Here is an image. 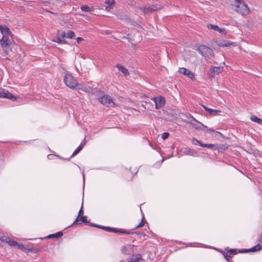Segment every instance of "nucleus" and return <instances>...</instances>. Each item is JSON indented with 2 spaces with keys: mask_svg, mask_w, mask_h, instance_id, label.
<instances>
[{
  "mask_svg": "<svg viewBox=\"0 0 262 262\" xmlns=\"http://www.w3.org/2000/svg\"><path fill=\"white\" fill-rule=\"evenodd\" d=\"M228 262H232V261L230 260L229 258H227V259H226Z\"/></svg>",
  "mask_w": 262,
  "mask_h": 262,
  "instance_id": "nucleus-49",
  "label": "nucleus"
},
{
  "mask_svg": "<svg viewBox=\"0 0 262 262\" xmlns=\"http://www.w3.org/2000/svg\"><path fill=\"white\" fill-rule=\"evenodd\" d=\"M83 214V207L82 205H81V208L79 211L77 217H76L75 221L74 222L73 224H79L78 222L80 221V217H81V215Z\"/></svg>",
  "mask_w": 262,
  "mask_h": 262,
  "instance_id": "nucleus-19",
  "label": "nucleus"
},
{
  "mask_svg": "<svg viewBox=\"0 0 262 262\" xmlns=\"http://www.w3.org/2000/svg\"><path fill=\"white\" fill-rule=\"evenodd\" d=\"M120 262H126V261H125L124 260H121L120 261Z\"/></svg>",
  "mask_w": 262,
  "mask_h": 262,
  "instance_id": "nucleus-50",
  "label": "nucleus"
},
{
  "mask_svg": "<svg viewBox=\"0 0 262 262\" xmlns=\"http://www.w3.org/2000/svg\"><path fill=\"white\" fill-rule=\"evenodd\" d=\"M99 101L103 105L108 106H115V103L109 95H104L99 98Z\"/></svg>",
  "mask_w": 262,
  "mask_h": 262,
  "instance_id": "nucleus-5",
  "label": "nucleus"
},
{
  "mask_svg": "<svg viewBox=\"0 0 262 262\" xmlns=\"http://www.w3.org/2000/svg\"><path fill=\"white\" fill-rule=\"evenodd\" d=\"M222 254L226 259H227L228 258L230 257V256L228 255L227 253L225 251H222Z\"/></svg>",
  "mask_w": 262,
  "mask_h": 262,
  "instance_id": "nucleus-40",
  "label": "nucleus"
},
{
  "mask_svg": "<svg viewBox=\"0 0 262 262\" xmlns=\"http://www.w3.org/2000/svg\"><path fill=\"white\" fill-rule=\"evenodd\" d=\"M143 259L142 255L140 254H138L136 255H133L132 257H129L127 259L128 262H141Z\"/></svg>",
  "mask_w": 262,
  "mask_h": 262,
  "instance_id": "nucleus-12",
  "label": "nucleus"
},
{
  "mask_svg": "<svg viewBox=\"0 0 262 262\" xmlns=\"http://www.w3.org/2000/svg\"><path fill=\"white\" fill-rule=\"evenodd\" d=\"M63 235V233L62 231H59L55 234H52L50 235H49V237H56L58 238L60 236H62Z\"/></svg>",
  "mask_w": 262,
  "mask_h": 262,
  "instance_id": "nucleus-27",
  "label": "nucleus"
},
{
  "mask_svg": "<svg viewBox=\"0 0 262 262\" xmlns=\"http://www.w3.org/2000/svg\"><path fill=\"white\" fill-rule=\"evenodd\" d=\"M54 5H56L57 7H61L64 5V2L60 0H54L53 2Z\"/></svg>",
  "mask_w": 262,
  "mask_h": 262,
  "instance_id": "nucleus-24",
  "label": "nucleus"
},
{
  "mask_svg": "<svg viewBox=\"0 0 262 262\" xmlns=\"http://www.w3.org/2000/svg\"><path fill=\"white\" fill-rule=\"evenodd\" d=\"M232 43L230 41L223 40L220 43V46L222 47H228L230 46Z\"/></svg>",
  "mask_w": 262,
  "mask_h": 262,
  "instance_id": "nucleus-26",
  "label": "nucleus"
},
{
  "mask_svg": "<svg viewBox=\"0 0 262 262\" xmlns=\"http://www.w3.org/2000/svg\"><path fill=\"white\" fill-rule=\"evenodd\" d=\"M203 147H207V148H211V149H217L216 146L213 144H204V143H203Z\"/></svg>",
  "mask_w": 262,
  "mask_h": 262,
  "instance_id": "nucleus-25",
  "label": "nucleus"
},
{
  "mask_svg": "<svg viewBox=\"0 0 262 262\" xmlns=\"http://www.w3.org/2000/svg\"><path fill=\"white\" fill-rule=\"evenodd\" d=\"M90 226H91L92 227H98V225L95 224H93V223H91L90 224Z\"/></svg>",
  "mask_w": 262,
  "mask_h": 262,
  "instance_id": "nucleus-45",
  "label": "nucleus"
},
{
  "mask_svg": "<svg viewBox=\"0 0 262 262\" xmlns=\"http://www.w3.org/2000/svg\"><path fill=\"white\" fill-rule=\"evenodd\" d=\"M135 245H127L126 246H123L121 249V252L124 254L129 255L132 253L135 252Z\"/></svg>",
  "mask_w": 262,
  "mask_h": 262,
  "instance_id": "nucleus-9",
  "label": "nucleus"
},
{
  "mask_svg": "<svg viewBox=\"0 0 262 262\" xmlns=\"http://www.w3.org/2000/svg\"><path fill=\"white\" fill-rule=\"evenodd\" d=\"M0 98H7L13 101L16 100L17 98L15 96L13 95L8 91H5L4 90H0Z\"/></svg>",
  "mask_w": 262,
  "mask_h": 262,
  "instance_id": "nucleus-10",
  "label": "nucleus"
},
{
  "mask_svg": "<svg viewBox=\"0 0 262 262\" xmlns=\"http://www.w3.org/2000/svg\"><path fill=\"white\" fill-rule=\"evenodd\" d=\"M78 89H81L82 90H83L84 92H88V88L87 87H86V86H84L82 88H78Z\"/></svg>",
  "mask_w": 262,
  "mask_h": 262,
  "instance_id": "nucleus-43",
  "label": "nucleus"
},
{
  "mask_svg": "<svg viewBox=\"0 0 262 262\" xmlns=\"http://www.w3.org/2000/svg\"><path fill=\"white\" fill-rule=\"evenodd\" d=\"M225 250L231 254H235L237 253V251L239 253H242L241 252L243 251V250H244V249H242V250H237V249H229L228 248H227Z\"/></svg>",
  "mask_w": 262,
  "mask_h": 262,
  "instance_id": "nucleus-23",
  "label": "nucleus"
},
{
  "mask_svg": "<svg viewBox=\"0 0 262 262\" xmlns=\"http://www.w3.org/2000/svg\"><path fill=\"white\" fill-rule=\"evenodd\" d=\"M192 150L191 149H190V148H187L185 149L183 151V153L185 155H192Z\"/></svg>",
  "mask_w": 262,
  "mask_h": 262,
  "instance_id": "nucleus-37",
  "label": "nucleus"
},
{
  "mask_svg": "<svg viewBox=\"0 0 262 262\" xmlns=\"http://www.w3.org/2000/svg\"><path fill=\"white\" fill-rule=\"evenodd\" d=\"M82 40H83V38L82 37H78L77 38V41L78 42H80Z\"/></svg>",
  "mask_w": 262,
  "mask_h": 262,
  "instance_id": "nucleus-44",
  "label": "nucleus"
},
{
  "mask_svg": "<svg viewBox=\"0 0 262 262\" xmlns=\"http://www.w3.org/2000/svg\"><path fill=\"white\" fill-rule=\"evenodd\" d=\"M259 155L260 157H262V153H260Z\"/></svg>",
  "mask_w": 262,
  "mask_h": 262,
  "instance_id": "nucleus-51",
  "label": "nucleus"
},
{
  "mask_svg": "<svg viewBox=\"0 0 262 262\" xmlns=\"http://www.w3.org/2000/svg\"><path fill=\"white\" fill-rule=\"evenodd\" d=\"M81 9L83 12H89L91 11V8L88 6H82L81 7Z\"/></svg>",
  "mask_w": 262,
  "mask_h": 262,
  "instance_id": "nucleus-34",
  "label": "nucleus"
},
{
  "mask_svg": "<svg viewBox=\"0 0 262 262\" xmlns=\"http://www.w3.org/2000/svg\"><path fill=\"white\" fill-rule=\"evenodd\" d=\"M179 72L184 75L188 76V77L191 79L194 77L193 73H192L189 70L185 68H179Z\"/></svg>",
  "mask_w": 262,
  "mask_h": 262,
  "instance_id": "nucleus-11",
  "label": "nucleus"
},
{
  "mask_svg": "<svg viewBox=\"0 0 262 262\" xmlns=\"http://www.w3.org/2000/svg\"><path fill=\"white\" fill-rule=\"evenodd\" d=\"M223 68L219 67H213L212 69L211 72L214 74H219L222 72Z\"/></svg>",
  "mask_w": 262,
  "mask_h": 262,
  "instance_id": "nucleus-22",
  "label": "nucleus"
},
{
  "mask_svg": "<svg viewBox=\"0 0 262 262\" xmlns=\"http://www.w3.org/2000/svg\"><path fill=\"white\" fill-rule=\"evenodd\" d=\"M192 143L194 145H199L200 146L203 147V143L201 142L198 139L195 138H193L192 139Z\"/></svg>",
  "mask_w": 262,
  "mask_h": 262,
  "instance_id": "nucleus-29",
  "label": "nucleus"
},
{
  "mask_svg": "<svg viewBox=\"0 0 262 262\" xmlns=\"http://www.w3.org/2000/svg\"><path fill=\"white\" fill-rule=\"evenodd\" d=\"M209 131L210 132H214V130L213 129H211V128H210L209 129H208Z\"/></svg>",
  "mask_w": 262,
  "mask_h": 262,
  "instance_id": "nucleus-48",
  "label": "nucleus"
},
{
  "mask_svg": "<svg viewBox=\"0 0 262 262\" xmlns=\"http://www.w3.org/2000/svg\"><path fill=\"white\" fill-rule=\"evenodd\" d=\"M104 226H101V225H98V227H97V228H101V229H103V227H104Z\"/></svg>",
  "mask_w": 262,
  "mask_h": 262,
  "instance_id": "nucleus-47",
  "label": "nucleus"
},
{
  "mask_svg": "<svg viewBox=\"0 0 262 262\" xmlns=\"http://www.w3.org/2000/svg\"><path fill=\"white\" fill-rule=\"evenodd\" d=\"M85 145V142L81 143V144L79 145V146L75 150V151L73 152L71 157H74L76 156L77 154H78L80 151L83 148Z\"/></svg>",
  "mask_w": 262,
  "mask_h": 262,
  "instance_id": "nucleus-18",
  "label": "nucleus"
},
{
  "mask_svg": "<svg viewBox=\"0 0 262 262\" xmlns=\"http://www.w3.org/2000/svg\"><path fill=\"white\" fill-rule=\"evenodd\" d=\"M235 4L239 3V7L240 6H241L242 7H245V6L244 5V1H243V0H235ZM237 7H239V5Z\"/></svg>",
  "mask_w": 262,
  "mask_h": 262,
  "instance_id": "nucleus-38",
  "label": "nucleus"
},
{
  "mask_svg": "<svg viewBox=\"0 0 262 262\" xmlns=\"http://www.w3.org/2000/svg\"><path fill=\"white\" fill-rule=\"evenodd\" d=\"M261 242V245L258 244L250 249H244V250H243V251H242L241 252H255L260 250V249H262V241Z\"/></svg>",
  "mask_w": 262,
  "mask_h": 262,
  "instance_id": "nucleus-14",
  "label": "nucleus"
},
{
  "mask_svg": "<svg viewBox=\"0 0 262 262\" xmlns=\"http://www.w3.org/2000/svg\"><path fill=\"white\" fill-rule=\"evenodd\" d=\"M188 116L192 118V119L194 121V123L191 122L189 121H187L186 122L187 123H189L191 125H192V126L197 130H202L204 128H207V127L202 124L201 122L198 121L197 120H196L191 114H188Z\"/></svg>",
  "mask_w": 262,
  "mask_h": 262,
  "instance_id": "nucleus-7",
  "label": "nucleus"
},
{
  "mask_svg": "<svg viewBox=\"0 0 262 262\" xmlns=\"http://www.w3.org/2000/svg\"><path fill=\"white\" fill-rule=\"evenodd\" d=\"M119 18H120V19H125V17H120Z\"/></svg>",
  "mask_w": 262,
  "mask_h": 262,
  "instance_id": "nucleus-52",
  "label": "nucleus"
},
{
  "mask_svg": "<svg viewBox=\"0 0 262 262\" xmlns=\"http://www.w3.org/2000/svg\"><path fill=\"white\" fill-rule=\"evenodd\" d=\"M57 35L58 36H60V37L61 39H63L64 38L67 37L66 32L64 31L58 32Z\"/></svg>",
  "mask_w": 262,
  "mask_h": 262,
  "instance_id": "nucleus-32",
  "label": "nucleus"
},
{
  "mask_svg": "<svg viewBox=\"0 0 262 262\" xmlns=\"http://www.w3.org/2000/svg\"><path fill=\"white\" fill-rule=\"evenodd\" d=\"M198 51L206 59L209 58L213 54L212 50L205 45L199 46L197 49Z\"/></svg>",
  "mask_w": 262,
  "mask_h": 262,
  "instance_id": "nucleus-4",
  "label": "nucleus"
},
{
  "mask_svg": "<svg viewBox=\"0 0 262 262\" xmlns=\"http://www.w3.org/2000/svg\"><path fill=\"white\" fill-rule=\"evenodd\" d=\"M151 10L152 12L157 11L158 10H159L160 8V6L157 5H151Z\"/></svg>",
  "mask_w": 262,
  "mask_h": 262,
  "instance_id": "nucleus-36",
  "label": "nucleus"
},
{
  "mask_svg": "<svg viewBox=\"0 0 262 262\" xmlns=\"http://www.w3.org/2000/svg\"><path fill=\"white\" fill-rule=\"evenodd\" d=\"M202 106L206 111L209 113V114L211 115H216L217 113L221 112V111L219 110L211 109L204 105H202Z\"/></svg>",
  "mask_w": 262,
  "mask_h": 262,
  "instance_id": "nucleus-15",
  "label": "nucleus"
},
{
  "mask_svg": "<svg viewBox=\"0 0 262 262\" xmlns=\"http://www.w3.org/2000/svg\"><path fill=\"white\" fill-rule=\"evenodd\" d=\"M169 136V134L168 133L165 132L162 134V138L163 140L166 139Z\"/></svg>",
  "mask_w": 262,
  "mask_h": 262,
  "instance_id": "nucleus-39",
  "label": "nucleus"
},
{
  "mask_svg": "<svg viewBox=\"0 0 262 262\" xmlns=\"http://www.w3.org/2000/svg\"><path fill=\"white\" fill-rule=\"evenodd\" d=\"M250 120L254 122H256L259 124H262V119L259 118H258L256 116L252 115L250 117Z\"/></svg>",
  "mask_w": 262,
  "mask_h": 262,
  "instance_id": "nucleus-21",
  "label": "nucleus"
},
{
  "mask_svg": "<svg viewBox=\"0 0 262 262\" xmlns=\"http://www.w3.org/2000/svg\"><path fill=\"white\" fill-rule=\"evenodd\" d=\"M258 240L259 241H262V233L260 234V235L258 237Z\"/></svg>",
  "mask_w": 262,
  "mask_h": 262,
  "instance_id": "nucleus-46",
  "label": "nucleus"
},
{
  "mask_svg": "<svg viewBox=\"0 0 262 262\" xmlns=\"http://www.w3.org/2000/svg\"><path fill=\"white\" fill-rule=\"evenodd\" d=\"M207 28L209 29H211L214 30L215 31H217L221 34H223L225 33V29L221 28L217 25H212V24H208Z\"/></svg>",
  "mask_w": 262,
  "mask_h": 262,
  "instance_id": "nucleus-13",
  "label": "nucleus"
},
{
  "mask_svg": "<svg viewBox=\"0 0 262 262\" xmlns=\"http://www.w3.org/2000/svg\"><path fill=\"white\" fill-rule=\"evenodd\" d=\"M52 41H54V42H57V43H60V44H66V43H67V41L65 39H61L60 37V36H58L57 35V36L56 37H55L52 40Z\"/></svg>",
  "mask_w": 262,
  "mask_h": 262,
  "instance_id": "nucleus-17",
  "label": "nucleus"
},
{
  "mask_svg": "<svg viewBox=\"0 0 262 262\" xmlns=\"http://www.w3.org/2000/svg\"><path fill=\"white\" fill-rule=\"evenodd\" d=\"M7 243H8L9 245L12 246H17L18 245L17 242L11 239H8V241H7Z\"/></svg>",
  "mask_w": 262,
  "mask_h": 262,
  "instance_id": "nucleus-30",
  "label": "nucleus"
},
{
  "mask_svg": "<svg viewBox=\"0 0 262 262\" xmlns=\"http://www.w3.org/2000/svg\"><path fill=\"white\" fill-rule=\"evenodd\" d=\"M239 3L234 4L232 5V9L234 10L235 12L239 13V14L244 16L248 15L250 12V9L248 7V5L244 2V5L245 7H237L239 5Z\"/></svg>",
  "mask_w": 262,
  "mask_h": 262,
  "instance_id": "nucleus-3",
  "label": "nucleus"
},
{
  "mask_svg": "<svg viewBox=\"0 0 262 262\" xmlns=\"http://www.w3.org/2000/svg\"><path fill=\"white\" fill-rule=\"evenodd\" d=\"M114 3V0H106L105 4L108 5V6L106 7V10H108V8L110 9V6H112Z\"/></svg>",
  "mask_w": 262,
  "mask_h": 262,
  "instance_id": "nucleus-31",
  "label": "nucleus"
},
{
  "mask_svg": "<svg viewBox=\"0 0 262 262\" xmlns=\"http://www.w3.org/2000/svg\"><path fill=\"white\" fill-rule=\"evenodd\" d=\"M140 9L144 13H148L152 12L151 6H146L141 7Z\"/></svg>",
  "mask_w": 262,
  "mask_h": 262,
  "instance_id": "nucleus-20",
  "label": "nucleus"
},
{
  "mask_svg": "<svg viewBox=\"0 0 262 262\" xmlns=\"http://www.w3.org/2000/svg\"><path fill=\"white\" fill-rule=\"evenodd\" d=\"M144 217L143 215L141 222L139 224H138L137 226H136L135 227V229H138V228H141V227H143L144 225Z\"/></svg>",
  "mask_w": 262,
  "mask_h": 262,
  "instance_id": "nucleus-33",
  "label": "nucleus"
},
{
  "mask_svg": "<svg viewBox=\"0 0 262 262\" xmlns=\"http://www.w3.org/2000/svg\"><path fill=\"white\" fill-rule=\"evenodd\" d=\"M17 246H18V248L20 249L23 250L25 248L24 246L22 244L19 245L18 244Z\"/></svg>",
  "mask_w": 262,
  "mask_h": 262,
  "instance_id": "nucleus-42",
  "label": "nucleus"
},
{
  "mask_svg": "<svg viewBox=\"0 0 262 262\" xmlns=\"http://www.w3.org/2000/svg\"><path fill=\"white\" fill-rule=\"evenodd\" d=\"M66 35L68 38H73L75 36V33L73 31L69 30L66 33Z\"/></svg>",
  "mask_w": 262,
  "mask_h": 262,
  "instance_id": "nucleus-28",
  "label": "nucleus"
},
{
  "mask_svg": "<svg viewBox=\"0 0 262 262\" xmlns=\"http://www.w3.org/2000/svg\"><path fill=\"white\" fill-rule=\"evenodd\" d=\"M116 67L118 68V70L121 71L125 76L128 75L129 74L127 69L123 66L118 64L116 66Z\"/></svg>",
  "mask_w": 262,
  "mask_h": 262,
  "instance_id": "nucleus-16",
  "label": "nucleus"
},
{
  "mask_svg": "<svg viewBox=\"0 0 262 262\" xmlns=\"http://www.w3.org/2000/svg\"><path fill=\"white\" fill-rule=\"evenodd\" d=\"M103 229L109 232H114L115 233H120L126 234H133V233H134L132 232L130 230H124L123 229H118L106 226L103 227Z\"/></svg>",
  "mask_w": 262,
  "mask_h": 262,
  "instance_id": "nucleus-8",
  "label": "nucleus"
},
{
  "mask_svg": "<svg viewBox=\"0 0 262 262\" xmlns=\"http://www.w3.org/2000/svg\"><path fill=\"white\" fill-rule=\"evenodd\" d=\"M151 99L155 103V107L156 109L161 108L165 104V99L162 96H159L157 97H152Z\"/></svg>",
  "mask_w": 262,
  "mask_h": 262,
  "instance_id": "nucleus-6",
  "label": "nucleus"
},
{
  "mask_svg": "<svg viewBox=\"0 0 262 262\" xmlns=\"http://www.w3.org/2000/svg\"><path fill=\"white\" fill-rule=\"evenodd\" d=\"M130 231L132 232V230H130ZM133 232H134L133 234L135 233V234H140V235H143V236H145L146 235V234L144 233H143V232H133Z\"/></svg>",
  "mask_w": 262,
  "mask_h": 262,
  "instance_id": "nucleus-41",
  "label": "nucleus"
},
{
  "mask_svg": "<svg viewBox=\"0 0 262 262\" xmlns=\"http://www.w3.org/2000/svg\"><path fill=\"white\" fill-rule=\"evenodd\" d=\"M0 32L3 35L0 39V43L5 53L7 54V49L12 43L13 34L11 30L6 26L0 25Z\"/></svg>",
  "mask_w": 262,
  "mask_h": 262,
  "instance_id": "nucleus-1",
  "label": "nucleus"
},
{
  "mask_svg": "<svg viewBox=\"0 0 262 262\" xmlns=\"http://www.w3.org/2000/svg\"><path fill=\"white\" fill-rule=\"evenodd\" d=\"M80 220L81 221L82 223H88L89 222L88 221V217L86 216H83L80 217Z\"/></svg>",
  "mask_w": 262,
  "mask_h": 262,
  "instance_id": "nucleus-35",
  "label": "nucleus"
},
{
  "mask_svg": "<svg viewBox=\"0 0 262 262\" xmlns=\"http://www.w3.org/2000/svg\"><path fill=\"white\" fill-rule=\"evenodd\" d=\"M63 80L65 84L72 89L75 88L78 85L77 80L70 73L65 75Z\"/></svg>",
  "mask_w": 262,
  "mask_h": 262,
  "instance_id": "nucleus-2",
  "label": "nucleus"
}]
</instances>
